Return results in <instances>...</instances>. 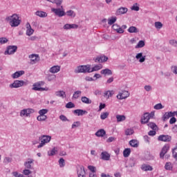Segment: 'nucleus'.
<instances>
[{
	"label": "nucleus",
	"instance_id": "nucleus-1",
	"mask_svg": "<svg viewBox=\"0 0 177 177\" xmlns=\"http://www.w3.org/2000/svg\"><path fill=\"white\" fill-rule=\"evenodd\" d=\"M6 21H9V24L12 27H19L21 23V19L17 14H13L11 16L7 17Z\"/></svg>",
	"mask_w": 177,
	"mask_h": 177
},
{
	"label": "nucleus",
	"instance_id": "nucleus-2",
	"mask_svg": "<svg viewBox=\"0 0 177 177\" xmlns=\"http://www.w3.org/2000/svg\"><path fill=\"white\" fill-rule=\"evenodd\" d=\"M39 140H40V143L37 146V149H41V147H44L45 145L49 143V142L52 140V137L50 136L43 135L39 138Z\"/></svg>",
	"mask_w": 177,
	"mask_h": 177
},
{
	"label": "nucleus",
	"instance_id": "nucleus-3",
	"mask_svg": "<svg viewBox=\"0 0 177 177\" xmlns=\"http://www.w3.org/2000/svg\"><path fill=\"white\" fill-rule=\"evenodd\" d=\"M89 67L91 65H82L75 69V73L79 74L80 73H89Z\"/></svg>",
	"mask_w": 177,
	"mask_h": 177
},
{
	"label": "nucleus",
	"instance_id": "nucleus-4",
	"mask_svg": "<svg viewBox=\"0 0 177 177\" xmlns=\"http://www.w3.org/2000/svg\"><path fill=\"white\" fill-rule=\"evenodd\" d=\"M45 82H38L37 83H35L33 84L32 90L33 91H48V88H42V85H44Z\"/></svg>",
	"mask_w": 177,
	"mask_h": 177
},
{
	"label": "nucleus",
	"instance_id": "nucleus-5",
	"mask_svg": "<svg viewBox=\"0 0 177 177\" xmlns=\"http://www.w3.org/2000/svg\"><path fill=\"white\" fill-rule=\"evenodd\" d=\"M77 177H86V171H85V167L84 166H78L77 167Z\"/></svg>",
	"mask_w": 177,
	"mask_h": 177
},
{
	"label": "nucleus",
	"instance_id": "nucleus-6",
	"mask_svg": "<svg viewBox=\"0 0 177 177\" xmlns=\"http://www.w3.org/2000/svg\"><path fill=\"white\" fill-rule=\"evenodd\" d=\"M26 85V82L23 80H15L12 84H10V88H20Z\"/></svg>",
	"mask_w": 177,
	"mask_h": 177
},
{
	"label": "nucleus",
	"instance_id": "nucleus-7",
	"mask_svg": "<svg viewBox=\"0 0 177 177\" xmlns=\"http://www.w3.org/2000/svg\"><path fill=\"white\" fill-rule=\"evenodd\" d=\"M34 113V109H23L20 112L21 117H30V114H32Z\"/></svg>",
	"mask_w": 177,
	"mask_h": 177
},
{
	"label": "nucleus",
	"instance_id": "nucleus-8",
	"mask_svg": "<svg viewBox=\"0 0 177 177\" xmlns=\"http://www.w3.org/2000/svg\"><path fill=\"white\" fill-rule=\"evenodd\" d=\"M127 97H129V92L127 91H122L117 95V99H118L119 100L127 99Z\"/></svg>",
	"mask_w": 177,
	"mask_h": 177
},
{
	"label": "nucleus",
	"instance_id": "nucleus-9",
	"mask_svg": "<svg viewBox=\"0 0 177 177\" xmlns=\"http://www.w3.org/2000/svg\"><path fill=\"white\" fill-rule=\"evenodd\" d=\"M17 50V46H9L7 47V50L5 51L4 55H13Z\"/></svg>",
	"mask_w": 177,
	"mask_h": 177
},
{
	"label": "nucleus",
	"instance_id": "nucleus-10",
	"mask_svg": "<svg viewBox=\"0 0 177 177\" xmlns=\"http://www.w3.org/2000/svg\"><path fill=\"white\" fill-rule=\"evenodd\" d=\"M158 140L160 142H171V140H172V137L168 135H160L158 136Z\"/></svg>",
	"mask_w": 177,
	"mask_h": 177
},
{
	"label": "nucleus",
	"instance_id": "nucleus-11",
	"mask_svg": "<svg viewBox=\"0 0 177 177\" xmlns=\"http://www.w3.org/2000/svg\"><path fill=\"white\" fill-rule=\"evenodd\" d=\"M29 59H30V64H35L39 61V55L32 54L29 55Z\"/></svg>",
	"mask_w": 177,
	"mask_h": 177
},
{
	"label": "nucleus",
	"instance_id": "nucleus-12",
	"mask_svg": "<svg viewBox=\"0 0 177 177\" xmlns=\"http://www.w3.org/2000/svg\"><path fill=\"white\" fill-rule=\"evenodd\" d=\"M52 12H55L56 16L59 17H63V16H66V12L64 10H62L60 8H52Z\"/></svg>",
	"mask_w": 177,
	"mask_h": 177
},
{
	"label": "nucleus",
	"instance_id": "nucleus-13",
	"mask_svg": "<svg viewBox=\"0 0 177 177\" xmlns=\"http://www.w3.org/2000/svg\"><path fill=\"white\" fill-rule=\"evenodd\" d=\"M151 117V115H150V113H144L143 116L141 118V124H147Z\"/></svg>",
	"mask_w": 177,
	"mask_h": 177
},
{
	"label": "nucleus",
	"instance_id": "nucleus-14",
	"mask_svg": "<svg viewBox=\"0 0 177 177\" xmlns=\"http://www.w3.org/2000/svg\"><path fill=\"white\" fill-rule=\"evenodd\" d=\"M168 150H169V146L168 145H165L162 148V150L160 153V158H164V156L167 154Z\"/></svg>",
	"mask_w": 177,
	"mask_h": 177
},
{
	"label": "nucleus",
	"instance_id": "nucleus-15",
	"mask_svg": "<svg viewBox=\"0 0 177 177\" xmlns=\"http://www.w3.org/2000/svg\"><path fill=\"white\" fill-rule=\"evenodd\" d=\"M128 12V8L125 7H120L116 11V15L120 16L121 15H125Z\"/></svg>",
	"mask_w": 177,
	"mask_h": 177
},
{
	"label": "nucleus",
	"instance_id": "nucleus-16",
	"mask_svg": "<svg viewBox=\"0 0 177 177\" xmlns=\"http://www.w3.org/2000/svg\"><path fill=\"white\" fill-rule=\"evenodd\" d=\"M110 153L107 151H103L101 153V158L104 160V161H109L110 160Z\"/></svg>",
	"mask_w": 177,
	"mask_h": 177
},
{
	"label": "nucleus",
	"instance_id": "nucleus-17",
	"mask_svg": "<svg viewBox=\"0 0 177 177\" xmlns=\"http://www.w3.org/2000/svg\"><path fill=\"white\" fill-rule=\"evenodd\" d=\"M26 35L31 37V35L34 34V29L31 28V25H30V23L26 24Z\"/></svg>",
	"mask_w": 177,
	"mask_h": 177
},
{
	"label": "nucleus",
	"instance_id": "nucleus-18",
	"mask_svg": "<svg viewBox=\"0 0 177 177\" xmlns=\"http://www.w3.org/2000/svg\"><path fill=\"white\" fill-rule=\"evenodd\" d=\"M26 168L31 169L34 165V159H28V161L24 163Z\"/></svg>",
	"mask_w": 177,
	"mask_h": 177
},
{
	"label": "nucleus",
	"instance_id": "nucleus-19",
	"mask_svg": "<svg viewBox=\"0 0 177 177\" xmlns=\"http://www.w3.org/2000/svg\"><path fill=\"white\" fill-rule=\"evenodd\" d=\"M136 59L139 60L140 63H143L146 60V55L143 56L142 53H138L136 56Z\"/></svg>",
	"mask_w": 177,
	"mask_h": 177
},
{
	"label": "nucleus",
	"instance_id": "nucleus-20",
	"mask_svg": "<svg viewBox=\"0 0 177 177\" xmlns=\"http://www.w3.org/2000/svg\"><path fill=\"white\" fill-rule=\"evenodd\" d=\"M102 68H103V65L100 64L95 65L91 69V67H89L88 72L93 73V71H99V70H102Z\"/></svg>",
	"mask_w": 177,
	"mask_h": 177
},
{
	"label": "nucleus",
	"instance_id": "nucleus-21",
	"mask_svg": "<svg viewBox=\"0 0 177 177\" xmlns=\"http://www.w3.org/2000/svg\"><path fill=\"white\" fill-rule=\"evenodd\" d=\"M115 92L114 91H106L104 93V97L105 99H110V97H112L113 95H114Z\"/></svg>",
	"mask_w": 177,
	"mask_h": 177
},
{
	"label": "nucleus",
	"instance_id": "nucleus-22",
	"mask_svg": "<svg viewBox=\"0 0 177 177\" xmlns=\"http://www.w3.org/2000/svg\"><path fill=\"white\" fill-rule=\"evenodd\" d=\"M50 73L52 74H56L60 71V66H54L49 69Z\"/></svg>",
	"mask_w": 177,
	"mask_h": 177
},
{
	"label": "nucleus",
	"instance_id": "nucleus-23",
	"mask_svg": "<svg viewBox=\"0 0 177 177\" xmlns=\"http://www.w3.org/2000/svg\"><path fill=\"white\" fill-rule=\"evenodd\" d=\"M171 117H174V113L171 111L166 112L162 116V120L163 121H167V120H169V118H171Z\"/></svg>",
	"mask_w": 177,
	"mask_h": 177
},
{
	"label": "nucleus",
	"instance_id": "nucleus-24",
	"mask_svg": "<svg viewBox=\"0 0 177 177\" xmlns=\"http://www.w3.org/2000/svg\"><path fill=\"white\" fill-rule=\"evenodd\" d=\"M142 171H153V167L150 166V165H142L141 166Z\"/></svg>",
	"mask_w": 177,
	"mask_h": 177
},
{
	"label": "nucleus",
	"instance_id": "nucleus-25",
	"mask_svg": "<svg viewBox=\"0 0 177 177\" xmlns=\"http://www.w3.org/2000/svg\"><path fill=\"white\" fill-rule=\"evenodd\" d=\"M104 135H106V131L103 129L98 130L95 133V136H97V138H103V136H104Z\"/></svg>",
	"mask_w": 177,
	"mask_h": 177
},
{
	"label": "nucleus",
	"instance_id": "nucleus-26",
	"mask_svg": "<svg viewBox=\"0 0 177 177\" xmlns=\"http://www.w3.org/2000/svg\"><path fill=\"white\" fill-rule=\"evenodd\" d=\"M23 75H24V71H19L12 74V77L14 80H15L16 78H19V77H21Z\"/></svg>",
	"mask_w": 177,
	"mask_h": 177
},
{
	"label": "nucleus",
	"instance_id": "nucleus-27",
	"mask_svg": "<svg viewBox=\"0 0 177 177\" xmlns=\"http://www.w3.org/2000/svg\"><path fill=\"white\" fill-rule=\"evenodd\" d=\"M75 114H77V115H84L85 114H88V112L86 111H84L82 109H76L73 111Z\"/></svg>",
	"mask_w": 177,
	"mask_h": 177
},
{
	"label": "nucleus",
	"instance_id": "nucleus-28",
	"mask_svg": "<svg viewBox=\"0 0 177 177\" xmlns=\"http://www.w3.org/2000/svg\"><path fill=\"white\" fill-rule=\"evenodd\" d=\"M64 30H70V28H78V25L77 24H66L64 26Z\"/></svg>",
	"mask_w": 177,
	"mask_h": 177
},
{
	"label": "nucleus",
	"instance_id": "nucleus-29",
	"mask_svg": "<svg viewBox=\"0 0 177 177\" xmlns=\"http://www.w3.org/2000/svg\"><path fill=\"white\" fill-rule=\"evenodd\" d=\"M107 60H109V57L104 55L98 57L97 58L95 59V62H98L99 63H103L104 62H107Z\"/></svg>",
	"mask_w": 177,
	"mask_h": 177
},
{
	"label": "nucleus",
	"instance_id": "nucleus-30",
	"mask_svg": "<svg viewBox=\"0 0 177 177\" xmlns=\"http://www.w3.org/2000/svg\"><path fill=\"white\" fill-rule=\"evenodd\" d=\"M103 75H113V72L109 68L103 69L100 71Z\"/></svg>",
	"mask_w": 177,
	"mask_h": 177
},
{
	"label": "nucleus",
	"instance_id": "nucleus-31",
	"mask_svg": "<svg viewBox=\"0 0 177 177\" xmlns=\"http://www.w3.org/2000/svg\"><path fill=\"white\" fill-rule=\"evenodd\" d=\"M117 122H122L127 120V117L124 115H116Z\"/></svg>",
	"mask_w": 177,
	"mask_h": 177
},
{
	"label": "nucleus",
	"instance_id": "nucleus-32",
	"mask_svg": "<svg viewBox=\"0 0 177 177\" xmlns=\"http://www.w3.org/2000/svg\"><path fill=\"white\" fill-rule=\"evenodd\" d=\"M35 15L36 16H39V17H48V13L44 11H37Z\"/></svg>",
	"mask_w": 177,
	"mask_h": 177
},
{
	"label": "nucleus",
	"instance_id": "nucleus-33",
	"mask_svg": "<svg viewBox=\"0 0 177 177\" xmlns=\"http://www.w3.org/2000/svg\"><path fill=\"white\" fill-rule=\"evenodd\" d=\"M81 100L82 103H84L85 104H91L92 103V100L86 96L82 97Z\"/></svg>",
	"mask_w": 177,
	"mask_h": 177
},
{
	"label": "nucleus",
	"instance_id": "nucleus-34",
	"mask_svg": "<svg viewBox=\"0 0 177 177\" xmlns=\"http://www.w3.org/2000/svg\"><path fill=\"white\" fill-rule=\"evenodd\" d=\"M56 96H58V97H62V99H64L66 97V92L64 91H59L55 92Z\"/></svg>",
	"mask_w": 177,
	"mask_h": 177
},
{
	"label": "nucleus",
	"instance_id": "nucleus-35",
	"mask_svg": "<svg viewBox=\"0 0 177 177\" xmlns=\"http://www.w3.org/2000/svg\"><path fill=\"white\" fill-rule=\"evenodd\" d=\"M172 168H174V166L172 165V163L171 162H167L165 165V169L166 171H171Z\"/></svg>",
	"mask_w": 177,
	"mask_h": 177
},
{
	"label": "nucleus",
	"instance_id": "nucleus-36",
	"mask_svg": "<svg viewBox=\"0 0 177 177\" xmlns=\"http://www.w3.org/2000/svg\"><path fill=\"white\" fill-rule=\"evenodd\" d=\"M147 125L151 129H153V131H157L158 129V127H157L154 122H149Z\"/></svg>",
	"mask_w": 177,
	"mask_h": 177
},
{
	"label": "nucleus",
	"instance_id": "nucleus-37",
	"mask_svg": "<svg viewBox=\"0 0 177 177\" xmlns=\"http://www.w3.org/2000/svg\"><path fill=\"white\" fill-rule=\"evenodd\" d=\"M130 155H131V149L127 148L123 151L124 157L125 158L129 157Z\"/></svg>",
	"mask_w": 177,
	"mask_h": 177
},
{
	"label": "nucleus",
	"instance_id": "nucleus-38",
	"mask_svg": "<svg viewBox=\"0 0 177 177\" xmlns=\"http://www.w3.org/2000/svg\"><path fill=\"white\" fill-rule=\"evenodd\" d=\"M129 145L130 146H131V147H138V146H139V144L138 143V140H130Z\"/></svg>",
	"mask_w": 177,
	"mask_h": 177
},
{
	"label": "nucleus",
	"instance_id": "nucleus-39",
	"mask_svg": "<svg viewBox=\"0 0 177 177\" xmlns=\"http://www.w3.org/2000/svg\"><path fill=\"white\" fill-rule=\"evenodd\" d=\"M47 118L48 116H46V115H39L37 116V121H45Z\"/></svg>",
	"mask_w": 177,
	"mask_h": 177
},
{
	"label": "nucleus",
	"instance_id": "nucleus-40",
	"mask_svg": "<svg viewBox=\"0 0 177 177\" xmlns=\"http://www.w3.org/2000/svg\"><path fill=\"white\" fill-rule=\"evenodd\" d=\"M109 115H110L109 112H103L100 115V118L101 120H106V118H109Z\"/></svg>",
	"mask_w": 177,
	"mask_h": 177
},
{
	"label": "nucleus",
	"instance_id": "nucleus-41",
	"mask_svg": "<svg viewBox=\"0 0 177 177\" xmlns=\"http://www.w3.org/2000/svg\"><path fill=\"white\" fill-rule=\"evenodd\" d=\"M117 21V17H111V19H108V24L109 26H112V24H114Z\"/></svg>",
	"mask_w": 177,
	"mask_h": 177
},
{
	"label": "nucleus",
	"instance_id": "nucleus-42",
	"mask_svg": "<svg viewBox=\"0 0 177 177\" xmlns=\"http://www.w3.org/2000/svg\"><path fill=\"white\" fill-rule=\"evenodd\" d=\"M128 32H131V33H133V32H138V28L135 26H131L128 29Z\"/></svg>",
	"mask_w": 177,
	"mask_h": 177
},
{
	"label": "nucleus",
	"instance_id": "nucleus-43",
	"mask_svg": "<svg viewBox=\"0 0 177 177\" xmlns=\"http://www.w3.org/2000/svg\"><path fill=\"white\" fill-rule=\"evenodd\" d=\"M81 91H77L73 93V99H78L80 96H81Z\"/></svg>",
	"mask_w": 177,
	"mask_h": 177
},
{
	"label": "nucleus",
	"instance_id": "nucleus-44",
	"mask_svg": "<svg viewBox=\"0 0 177 177\" xmlns=\"http://www.w3.org/2000/svg\"><path fill=\"white\" fill-rule=\"evenodd\" d=\"M125 135L127 136H129L131 135H133V129H127L126 131H125Z\"/></svg>",
	"mask_w": 177,
	"mask_h": 177
},
{
	"label": "nucleus",
	"instance_id": "nucleus-45",
	"mask_svg": "<svg viewBox=\"0 0 177 177\" xmlns=\"http://www.w3.org/2000/svg\"><path fill=\"white\" fill-rule=\"evenodd\" d=\"M155 27L157 30H161L162 28V24L160 21L155 22Z\"/></svg>",
	"mask_w": 177,
	"mask_h": 177
},
{
	"label": "nucleus",
	"instance_id": "nucleus-46",
	"mask_svg": "<svg viewBox=\"0 0 177 177\" xmlns=\"http://www.w3.org/2000/svg\"><path fill=\"white\" fill-rule=\"evenodd\" d=\"M66 109H74V107H75V104L72 102H69L66 104Z\"/></svg>",
	"mask_w": 177,
	"mask_h": 177
},
{
	"label": "nucleus",
	"instance_id": "nucleus-47",
	"mask_svg": "<svg viewBox=\"0 0 177 177\" xmlns=\"http://www.w3.org/2000/svg\"><path fill=\"white\" fill-rule=\"evenodd\" d=\"M155 110H161V109H164V106L161 103L157 104L153 106Z\"/></svg>",
	"mask_w": 177,
	"mask_h": 177
},
{
	"label": "nucleus",
	"instance_id": "nucleus-48",
	"mask_svg": "<svg viewBox=\"0 0 177 177\" xmlns=\"http://www.w3.org/2000/svg\"><path fill=\"white\" fill-rule=\"evenodd\" d=\"M48 109H43L39 111V114L40 115H45V114H48Z\"/></svg>",
	"mask_w": 177,
	"mask_h": 177
},
{
	"label": "nucleus",
	"instance_id": "nucleus-49",
	"mask_svg": "<svg viewBox=\"0 0 177 177\" xmlns=\"http://www.w3.org/2000/svg\"><path fill=\"white\" fill-rule=\"evenodd\" d=\"M143 46H145V41L140 40L136 46V48H143Z\"/></svg>",
	"mask_w": 177,
	"mask_h": 177
},
{
	"label": "nucleus",
	"instance_id": "nucleus-50",
	"mask_svg": "<svg viewBox=\"0 0 177 177\" xmlns=\"http://www.w3.org/2000/svg\"><path fill=\"white\" fill-rule=\"evenodd\" d=\"M56 153H57V149H56L55 148H53L51 151L48 152V156H55V154H56Z\"/></svg>",
	"mask_w": 177,
	"mask_h": 177
},
{
	"label": "nucleus",
	"instance_id": "nucleus-51",
	"mask_svg": "<svg viewBox=\"0 0 177 177\" xmlns=\"http://www.w3.org/2000/svg\"><path fill=\"white\" fill-rule=\"evenodd\" d=\"M67 16H71V17H75V12L73 10H68L66 12Z\"/></svg>",
	"mask_w": 177,
	"mask_h": 177
},
{
	"label": "nucleus",
	"instance_id": "nucleus-52",
	"mask_svg": "<svg viewBox=\"0 0 177 177\" xmlns=\"http://www.w3.org/2000/svg\"><path fill=\"white\" fill-rule=\"evenodd\" d=\"M88 169L91 171V174H95V172H96V167L94 166L89 165L88 166Z\"/></svg>",
	"mask_w": 177,
	"mask_h": 177
},
{
	"label": "nucleus",
	"instance_id": "nucleus-53",
	"mask_svg": "<svg viewBox=\"0 0 177 177\" xmlns=\"http://www.w3.org/2000/svg\"><path fill=\"white\" fill-rule=\"evenodd\" d=\"M8 39L6 37H0V44L3 45V44H6L8 42Z\"/></svg>",
	"mask_w": 177,
	"mask_h": 177
},
{
	"label": "nucleus",
	"instance_id": "nucleus-54",
	"mask_svg": "<svg viewBox=\"0 0 177 177\" xmlns=\"http://www.w3.org/2000/svg\"><path fill=\"white\" fill-rule=\"evenodd\" d=\"M131 10H135L136 12H139V7L138 6V3L134 4L131 8Z\"/></svg>",
	"mask_w": 177,
	"mask_h": 177
},
{
	"label": "nucleus",
	"instance_id": "nucleus-55",
	"mask_svg": "<svg viewBox=\"0 0 177 177\" xmlns=\"http://www.w3.org/2000/svg\"><path fill=\"white\" fill-rule=\"evenodd\" d=\"M59 166L62 167H64L65 162H64V159L63 158H61L59 160Z\"/></svg>",
	"mask_w": 177,
	"mask_h": 177
},
{
	"label": "nucleus",
	"instance_id": "nucleus-56",
	"mask_svg": "<svg viewBox=\"0 0 177 177\" xmlns=\"http://www.w3.org/2000/svg\"><path fill=\"white\" fill-rule=\"evenodd\" d=\"M170 45H172V46H175L176 48L177 47V41L175 39H171L169 41Z\"/></svg>",
	"mask_w": 177,
	"mask_h": 177
},
{
	"label": "nucleus",
	"instance_id": "nucleus-57",
	"mask_svg": "<svg viewBox=\"0 0 177 177\" xmlns=\"http://www.w3.org/2000/svg\"><path fill=\"white\" fill-rule=\"evenodd\" d=\"M56 78V75H48L47 77L48 81H53Z\"/></svg>",
	"mask_w": 177,
	"mask_h": 177
},
{
	"label": "nucleus",
	"instance_id": "nucleus-58",
	"mask_svg": "<svg viewBox=\"0 0 177 177\" xmlns=\"http://www.w3.org/2000/svg\"><path fill=\"white\" fill-rule=\"evenodd\" d=\"M3 161L6 164H9V162H12V159L10 157H6Z\"/></svg>",
	"mask_w": 177,
	"mask_h": 177
},
{
	"label": "nucleus",
	"instance_id": "nucleus-59",
	"mask_svg": "<svg viewBox=\"0 0 177 177\" xmlns=\"http://www.w3.org/2000/svg\"><path fill=\"white\" fill-rule=\"evenodd\" d=\"M63 2V0H54L53 3H56L57 6H60L62 5V3Z\"/></svg>",
	"mask_w": 177,
	"mask_h": 177
},
{
	"label": "nucleus",
	"instance_id": "nucleus-60",
	"mask_svg": "<svg viewBox=\"0 0 177 177\" xmlns=\"http://www.w3.org/2000/svg\"><path fill=\"white\" fill-rule=\"evenodd\" d=\"M173 157L177 160V147L173 149Z\"/></svg>",
	"mask_w": 177,
	"mask_h": 177
},
{
	"label": "nucleus",
	"instance_id": "nucleus-61",
	"mask_svg": "<svg viewBox=\"0 0 177 177\" xmlns=\"http://www.w3.org/2000/svg\"><path fill=\"white\" fill-rule=\"evenodd\" d=\"M156 130H151V131H149V132L148 133V135L149 136H156V133H157V132H156Z\"/></svg>",
	"mask_w": 177,
	"mask_h": 177
},
{
	"label": "nucleus",
	"instance_id": "nucleus-62",
	"mask_svg": "<svg viewBox=\"0 0 177 177\" xmlns=\"http://www.w3.org/2000/svg\"><path fill=\"white\" fill-rule=\"evenodd\" d=\"M12 175L15 177H23V174H19L17 171L12 172Z\"/></svg>",
	"mask_w": 177,
	"mask_h": 177
},
{
	"label": "nucleus",
	"instance_id": "nucleus-63",
	"mask_svg": "<svg viewBox=\"0 0 177 177\" xmlns=\"http://www.w3.org/2000/svg\"><path fill=\"white\" fill-rule=\"evenodd\" d=\"M80 122H75L73 124H72V128L74 129L77 127H80Z\"/></svg>",
	"mask_w": 177,
	"mask_h": 177
},
{
	"label": "nucleus",
	"instance_id": "nucleus-64",
	"mask_svg": "<svg viewBox=\"0 0 177 177\" xmlns=\"http://www.w3.org/2000/svg\"><path fill=\"white\" fill-rule=\"evenodd\" d=\"M23 174L26 176H28V175H30V174H31V171H30L28 169H24Z\"/></svg>",
	"mask_w": 177,
	"mask_h": 177
}]
</instances>
